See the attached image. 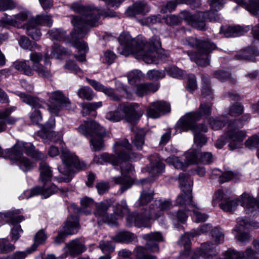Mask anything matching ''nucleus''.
Returning a JSON list of instances; mask_svg holds the SVG:
<instances>
[{
  "mask_svg": "<svg viewBox=\"0 0 259 259\" xmlns=\"http://www.w3.org/2000/svg\"><path fill=\"white\" fill-rule=\"evenodd\" d=\"M71 8L79 15L72 17L71 23L74 28L70 36H66V32L61 29L51 30L48 34L52 39L69 42L79 50H84L86 45L80 39L84 37L91 27L98 25L100 12L97 8L85 7L76 3L71 5Z\"/></svg>",
  "mask_w": 259,
  "mask_h": 259,
  "instance_id": "f257e3e1",
  "label": "nucleus"
},
{
  "mask_svg": "<svg viewBox=\"0 0 259 259\" xmlns=\"http://www.w3.org/2000/svg\"><path fill=\"white\" fill-rule=\"evenodd\" d=\"M120 46L117 52L125 56L132 55L136 59L142 60L147 64L155 63L157 51L161 48L160 37L154 35L148 41L133 38L128 32H123L118 37Z\"/></svg>",
  "mask_w": 259,
  "mask_h": 259,
  "instance_id": "f03ea898",
  "label": "nucleus"
},
{
  "mask_svg": "<svg viewBox=\"0 0 259 259\" xmlns=\"http://www.w3.org/2000/svg\"><path fill=\"white\" fill-rule=\"evenodd\" d=\"M214 199L221 202L219 206L221 209L227 212H231L235 209L238 202L245 208L246 214L254 215V211L258 208L256 200L249 194L243 193L239 200H231L225 194L223 189H219L214 194Z\"/></svg>",
  "mask_w": 259,
  "mask_h": 259,
  "instance_id": "7ed1b4c3",
  "label": "nucleus"
},
{
  "mask_svg": "<svg viewBox=\"0 0 259 259\" xmlns=\"http://www.w3.org/2000/svg\"><path fill=\"white\" fill-rule=\"evenodd\" d=\"M243 124L239 120L231 121L227 126L225 136H221L216 142L215 146L221 149L226 143H228L230 149L233 150L241 148L242 143L246 137V132L240 130Z\"/></svg>",
  "mask_w": 259,
  "mask_h": 259,
  "instance_id": "20e7f679",
  "label": "nucleus"
},
{
  "mask_svg": "<svg viewBox=\"0 0 259 259\" xmlns=\"http://www.w3.org/2000/svg\"><path fill=\"white\" fill-rule=\"evenodd\" d=\"M79 133L90 139L94 151L101 150L104 146L103 139L106 136L105 129L95 120L88 119L83 121L78 127Z\"/></svg>",
  "mask_w": 259,
  "mask_h": 259,
  "instance_id": "39448f33",
  "label": "nucleus"
},
{
  "mask_svg": "<svg viewBox=\"0 0 259 259\" xmlns=\"http://www.w3.org/2000/svg\"><path fill=\"white\" fill-rule=\"evenodd\" d=\"M218 11L212 9L208 12H198L192 15L189 12L184 10L181 13V17L192 27L200 30H205V22L218 21L220 20Z\"/></svg>",
  "mask_w": 259,
  "mask_h": 259,
  "instance_id": "423d86ee",
  "label": "nucleus"
},
{
  "mask_svg": "<svg viewBox=\"0 0 259 259\" xmlns=\"http://www.w3.org/2000/svg\"><path fill=\"white\" fill-rule=\"evenodd\" d=\"M142 237L147 242L145 247L139 246L136 248L137 257L138 259H156V256L147 253V250L152 252H158V242L163 240L162 235L159 232H154L144 234Z\"/></svg>",
  "mask_w": 259,
  "mask_h": 259,
  "instance_id": "0eeeda50",
  "label": "nucleus"
},
{
  "mask_svg": "<svg viewBox=\"0 0 259 259\" xmlns=\"http://www.w3.org/2000/svg\"><path fill=\"white\" fill-rule=\"evenodd\" d=\"M211 104L202 103L199 110L196 112L189 113L181 117L177 123L175 127L176 132H187L189 128L192 127L197 120L202 116H209L211 114Z\"/></svg>",
  "mask_w": 259,
  "mask_h": 259,
  "instance_id": "6e6552de",
  "label": "nucleus"
},
{
  "mask_svg": "<svg viewBox=\"0 0 259 259\" xmlns=\"http://www.w3.org/2000/svg\"><path fill=\"white\" fill-rule=\"evenodd\" d=\"M23 146L24 143H17L12 148L6 151V156L22 171L27 172L31 170L35 166V164L29 158L23 155V152L25 151Z\"/></svg>",
  "mask_w": 259,
  "mask_h": 259,
  "instance_id": "1a4fd4ad",
  "label": "nucleus"
},
{
  "mask_svg": "<svg viewBox=\"0 0 259 259\" xmlns=\"http://www.w3.org/2000/svg\"><path fill=\"white\" fill-rule=\"evenodd\" d=\"M141 158V154L133 152L132 145L127 139H124L114 143V165Z\"/></svg>",
  "mask_w": 259,
  "mask_h": 259,
  "instance_id": "9d476101",
  "label": "nucleus"
},
{
  "mask_svg": "<svg viewBox=\"0 0 259 259\" xmlns=\"http://www.w3.org/2000/svg\"><path fill=\"white\" fill-rule=\"evenodd\" d=\"M138 107L136 103L119 105L117 111L114 112V121H118L125 116L128 122L133 125L136 124L142 116L137 110Z\"/></svg>",
  "mask_w": 259,
  "mask_h": 259,
  "instance_id": "9b49d317",
  "label": "nucleus"
},
{
  "mask_svg": "<svg viewBox=\"0 0 259 259\" xmlns=\"http://www.w3.org/2000/svg\"><path fill=\"white\" fill-rule=\"evenodd\" d=\"M61 158L63 162L64 167H59V170L65 175H69L73 168L82 169L85 167L83 162H80L78 157L73 153L67 149H63L61 151Z\"/></svg>",
  "mask_w": 259,
  "mask_h": 259,
  "instance_id": "f8f14e48",
  "label": "nucleus"
},
{
  "mask_svg": "<svg viewBox=\"0 0 259 259\" xmlns=\"http://www.w3.org/2000/svg\"><path fill=\"white\" fill-rule=\"evenodd\" d=\"M17 212L9 211L5 213L0 212V219L13 225L11 229V240L16 242L20 237V233L23 232L20 225L18 224L24 220L23 215H17Z\"/></svg>",
  "mask_w": 259,
  "mask_h": 259,
  "instance_id": "ddd939ff",
  "label": "nucleus"
},
{
  "mask_svg": "<svg viewBox=\"0 0 259 259\" xmlns=\"http://www.w3.org/2000/svg\"><path fill=\"white\" fill-rule=\"evenodd\" d=\"M18 95L22 102L34 108L30 115L31 121L35 124H40L42 117L40 111L38 109L42 108V106L38 99L23 93H20Z\"/></svg>",
  "mask_w": 259,
  "mask_h": 259,
  "instance_id": "4468645a",
  "label": "nucleus"
},
{
  "mask_svg": "<svg viewBox=\"0 0 259 259\" xmlns=\"http://www.w3.org/2000/svg\"><path fill=\"white\" fill-rule=\"evenodd\" d=\"M134 167L129 163H125L121 166V176L117 178H114V184L121 185V193H123L132 185L131 179L130 175L133 173Z\"/></svg>",
  "mask_w": 259,
  "mask_h": 259,
  "instance_id": "2eb2a0df",
  "label": "nucleus"
},
{
  "mask_svg": "<svg viewBox=\"0 0 259 259\" xmlns=\"http://www.w3.org/2000/svg\"><path fill=\"white\" fill-rule=\"evenodd\" d=\"M182 41L184 45L196 48L197 49L198 52L205 55L209 52L210 49H215V44L210 41H203L193 37H189L184 39Z\"/></svg>",
  "mask_w": 259,
  "mask_h": 259,
  "instance_id": "dca6fc26",
  "label": "nucleus"
},
{
  "mask_svg": "<svg viewBox=\"0 0 259 259\" xmlns=\"http://www.w3.org/2000/svg\"><path fill=\"white\" fill-rule=\"evenodd\" d=\"M78 222L76 218L71 217L66 222L64 227V231L59 232L55 237L54 242L59 244L64 242L66 235H71L76 233L78 229Z\"/></svg>",
  "mask_w": 259,
  "mask_h": 259,
  "instance_id": "f3484780",
  "label": "nucleus"
},
{
  "mask_svg": "<svg viewBox=\"0 0 259 259\" xmlns=\"http://www.w3.org/2000/svg\"><path fill=\"white\" fill-rule=\"evenodd\" d=\"M161 216V212L156 213L154 210H146L144 213L137 214L135 218V225L137 227L150 228L151 220L158 219Z\"/></svg>",
  "mask_w": 259,
  "mask_h": 259,
  "instance_id": "a211bd4d",
  "label": "nucleus"
},
{
  "mask_svg": "<svg viewBox=\"0 0 259 259\" xmlns=\"http://www.w3.org/2000/svg\"><path fill=\"white\" fill-rule=\"evenodd\" d=\"M60 191L61 193L66 191V189H59L55 185H52L50 188H44L40 187H36L33 188L30 190L25 192L26 198H29L35 195L40 194L44 198H48L52 194Z\"/></svg>",
  "mask_w": 259,
  "mask_h": 259,
  "instance_id": "6ab92c4d",
  "label": "nucleus"
},
{
  "mask_svg": "<svg viewBox=\"0 0 259 259\" xmlns=\"http://www.w3.org/2000/svg\"><path fill=\"white\" fill-rule=\"evenodd\" d=\"M53 21L50 15H40L37 16L35 18L30 19L28 22L24 25V28L26 30L28 34V29H32L33 32L37 29V26L40 25L51 26Z\"/></svg>",
  "mask_w": 259,
  "mask_h": 259,
  "instance_id": "aec40b11",
  "label": "nucleus"
},
{
  "mask_svg": "<svg viewBox=\"0 0 259 259\" xmlns=\"http://www.w3.org/2000/svg\"><path fill=\"white\" fill-rule=\"evenodd\" d=\"M193 131L194 134V142L197 146H202L207 142V138L202 134L207 132L206 125L203 124H195L194 123L193 126L189 130Z\"/></svg>",
  "mask_w": 259,
  "mask_h": 259,
  "instance_id": "412c9836",
  "label": "nucleus"
},
{
  "mask_svg": "<svg viewBox=\"0 0 259 259\" xmlns=\"http://www.w3.org/2000/svg\"><path fill=\"white\" fill-rule=\"evenodd\" d=\"M158 88L159 85L156 83H141L135 86L134 91L137 96L143 97L150 93L155 92Z\"/></svg>",
  "mask_w": 259,
  "mask_h": 259,
  "instance_id": "4be33fe9",
  "label": "nucleus"
},
{
  "mask_svg": "<svg viewBox=\"0 0 259 259\" xmlns=\"http://www.w3.org/2000/svg\"><path fill=\"white\" fill-rule=\"evenodd\" d=\"M149 11V9L146 3L138 1L129 7L126 10V14L129 17H134L137 15H144Z\"/></svg>",
  "mask_w": 259,
  "mask_h": 259,
  "instance_id": "5701e85b",
  "label": "nucleus"
},
{
  "mask_svg": "<svg viewBox=\"0 0 259 259\" xmlns=\"http://www.w3.org/2000/svg\"><path fill=\"white\" fill-rule=\"evenodd\" d=\"M213 50L214 49H210L209 52L206 54V55L202 53H200L199 52L194 53L192 51H186L184 52V53H186L190 57L191 60L195 62L199 66L205 67L209 65L208 54Z\"/></svg>",
  "mask_w": 259,
  "mask_h": 259,
  "instance_id": "b1692460",
  "label": "nucleus"
},
{
  "mask_svg": "<svg viewBox=\"0 0 259 259\" xmlns=\"http://www.w3.org/2000/svg\"><path fill=\"white\" fill-rule=\"evenodd\" d=\"M250 30L249 26H229L226 28L221 27L220 32L223 33L226 37H236L241 35Z\"/></svg>",
  "mask_w": 259,
  "mask_h": 259,
  "instance_id": "393cba45",
  "label": "nucleus"
},
{
  "mask_svg": "<svg viewBox=\"0 0 259 259\" xmlns=\"http://www.w3.org/2000/svg\"><path fill=\"white\" fill-rule=\"evenodd\" d=\"M217 253L215 245L210 242H208L202 244L200 248L197 249L194 254H197L198 256L202 255L204 259H206V257L208 258L209 256L215 255Z\"/></svg>",
  "mask_w": 259,
  "mask_h": 259,
  "instance_id": "a878e982",
  "label": "nucleus"
},
{
  "mask_svg": "<svg viewBox=\"0 0 259 259\" xmlns=\"http://www.w3.org/2000/svg\"><path fill=\"white\" fill-rule=\"evenodd\" d=\"M28 16L26 13L22 12L18 14L12 18L10 16H6V18H3L0 21V27H5L6 25H11L17 26L18 23L24 21L27 19Z\"/></svg>",
  "mask_w": 259,
  "mask_h": 259,
  "instance_id": "bb28decb",
  "label": "nucleus"
},
{
  "mask_svg": "<svg viewBox=\"0 0 259 259\" xmlns=\"http://www.w3.org/2000/svg\"><path fill=\"white\" fill-rule=\"evenodd\" d=\"M68 248V253L72 257H75L79 255L85 250L84 245L81 241L78 239H74L70 242L67 245Z\"/></svg>",
  "mask_w": 259,
  "mask_h": 259,
  "instance_id": "cd10ccee",
  "label": "nucleus"
},
{
  "mask_svg": "<svg viewBox=\"0 0 259 259\" xmlns=\"http://www.w3.org/2000/svg\"><path fill=\"white\" fill-rule=\"evenodd\" d=\"M131 131L135 134L134 137L132 139V144L137 149L141 150L145 142L146 131L143 129H138L137 127H132Z\"/></svg>",
  "mask_w": 259,
  "mask_h": 259,
  "instance_id": "c85d7f7f",
  "label": "nucleus"
},
{
  "mask_svg": "<svg viewBox=\"0 0 259 259\" xmlns=\"http://www.w3.org/2000/svg\"><path fill=\"white\" fill-rule=\"evenodd\" d=\"M182 193L179 195L176 200V205H186L191 209L192 207H195L196 204L192 201L191 192L182 189Z\"/></svg>",
  "mask_w": 259,
  "mask_h": 259,
  "instance_id": "c756f323",
  "label": "nucleus"
},
{
  "mask_svg": "<svg viewBox=\"0 0 259 259\" xmlns=\"http://www.w3.org/2000/svg\"><path fill=\"white\" fill-rule=\"evenodd\" d=\"M149 159L152 166L151 172L152 174L157 176L164 171L165 165L161 162L157 154L149 156Z\"/></svg>",
  "mask_w": 259,
  "mask_h": 259,
  "instance_id": "7c9ffc66",
  "label": "nucleus"
},
{
  "mask_svg": "<svg viewBox=\"0 0 259 259\" xmlns=\"http://www.w3.org/2000/svg\"><path fill=\"white\" fill-rule=\"evenodd\" d=\"M45 64L46 66H44L41 64L38 65L37 66H34V67L32 68L33 71H35L39 76L44 78H49L51 77L52 73L51 72V70L48 67V66L49 67L51 66V62L49 60V55L48 53L45 54Z\"/></svg>",
  "mask_w": 259,
  "mask_h": 259,
  "instance_id": "2f4dec72",
  "label": "nucleus"
},
{
  "mask_svg": "<svg viewBox=\"0 0 259 259\" xmlns=\"http://www.w3.org/2000/svg\"><path fill=\"white\" fill-rule=\"evenodd\" d=\"M26 154L36 161L45 160L47 156L43 153L35 149L34 146L30 143H24L23 146Z\"/></svg>",
  "mask_w": 259,
  "mask_h": 259,
  "instance_id": "473e14b6",
  "label": "nucleus"
},
{
  "mask_svg": "<svg viewBox=\"0 0 259 259\" xmlns=\"http://www.w3.org/2000/svg\"><path fill=\"white\" fill-rule=\"evenodd\" d=\"M39 179L42 183L46 184L51 181L53 173L50 166L45 162L41 161L39 164Z\"/></svg>",
  "mask_w": 259,
  "mask_h": 259,
  "instance_id": "72a5a7b5",
  "label": "nucleus"
},
{
  "mask_svg": "<svg viewBox=\"0 0 259 259\" xmlns=\"http://www.w3.org/2000/svg\"><path fill=\"white\" fill-rule=\"evenodd\" d=\"M137 240V236L134 233L128 231H121L114 236V241L129 243Z\"/></svg>",
  "mask_w": 259,
  "mask_h": 259,
  "instance_id": "f704fd0d",
  "label": "nucleus"
},
{
  "mask_svg": "<svg viewBox=\"0 0 259 259\" xmlns=\"http://www.w3.org/2000/svg\"><path fill=\"white\" fill-rule=\"evenodd\" d=\"M14 67L27 75H32L33 71L28 64V61L17 60L13 63Z\"/></svg>",
  "mask_w": 259,
  "mask_h": 259,
  "instance_id": "c9c22d12",
  "label": "nucleus"
},
{
  "mask_svg": "<svg viewBox=\"0 0 259 259\" xmlns=\"http://www.w3.org/2000/svg\"><path fill=\"white\" fill-rule=\"evenodd\" d=\"M172 207V202L169 200H158L156 202V207H150L151 210H154L156 213L161 212V216L162 215V211H166L171 209Z\"/></svg>",
  "mask_w": 259,
  "mask_h": 259,
  "instance_id": "e433bc0d",
  "label": "nucleus"
},
{
  "mask_svg": "<svg viewBox=\"0 0 259 259\" xmlns=\"http://www.w3.org/2000/svg\"><path fill=\"white\" fill-rule=\"evenodd\" d=\"M85 79L95 90L99 92H102L105 94L109 96H111L112 95L113 91L111 89H108L105 87L101 83L95 80L91 79L88 77H86Z\"/></svg>",
  "mask_w": 259,
  "mask_h": 259,
  "instance_id": "4c0bfd02",
  "label": "nucleus"
},
{
  "mask_svg": "<svg viewBox=\"0 0 259 259\" xmlns=\"http://www.w3.org/2000/svg\"><path fill=\"white\" fill-rule=\"evenodd\" d=\"M153 194L154 191L152 189L148 188L147 190H143L138 200V205L144 206L147 204L152 199Z\"/></svg>",
  "mask_w": 259,
  "mask_h": 259,
  "instance_id": "58836bf2",
  "label": "nucleus"
},
{
  "mask_svg": "<svg viewBox=\"0 0 259 259\" xmlns=\"http://www.w3.org/2000/svg\"><path fill=\"white\" fill-rule=\"evenodd\" d=\"M179 183L180 186L182 190L185 189L186 191L189 192H192V187L193 185V182L184 173H181L179 174Z\"/></svg>",
  "mask_w": 259,
  "mask_h": 259,
  "instance_id": "ea45409f",
  "label": "nucleus"
},
{
  "mask_svg": "<svg viewBox=\"0 0 259 259\" xmlns=\"http://www.w3.org/2000/svg\"><path fill=\"white\" fill-rule=\"evenodd\" d=\"M47 238V236L45 231L42 229L40 230L34 236V243L29 248L30 250L32 252L35 251L38 245L43 243L46 240Z\"/></svg>",
  "mask_w": 259,
  "mask_h": 259,
  "instance_id": "a19ab883",
  "label": "nucleus"
},
{
  "mask_svg": "<svg viewBox=\"0 0 259 259\" xmlns=\"http://www.w3.org/2000/svg\"><path fill=\"white\" fill-rule=\"evenodd\" d=\"M38 135L44 140H50L53 142H56L55 137L56 134L55 132L49 128L48 125L43 126L41 130L38 132Z\"/></svg>",
  "mask_w": 259,
  "mask_h": 259,
  "instance_id": "79ce46f5",
  "label": "nucleus"
},
{
  "mask_svg": "<svg viewBox=\"0 0 259 259\" xmlns=\"http://www.w3.org/2000/svg\"><path fill=\"white\" fill-rule=\"evenodd\" d=\"M248 3L243 4L244 8L251 14L256 16L259 13V0H248Z\"/></svg>",
  "mask_w": 259,
  "mask_h": 259,
  "instance_id": "37998d69",
  "label": "nucleus"
},
{
  "mask_svg": "<svg viewBox=\"0 0 259 259\" xmlns=\"http://www.w3.org/2000/svg\"><path fill=\"white\" fill-rule=\"evenodd\" d=\"M101 106L102 103L101 102L82 103L81 104V106L82 108L81 111L82 115L83 116L88 115L90 114L91 112L94 111Z\"/></svg>",
  "mask_w": 259,
  "mask_h": 259,
  "instance_id": "c03bdc74",
  "label": "nucleus"
},
{
  "mask_svg": "<svg viewBox=\"0 0 259 259\" xmlns=\"http://www.w3.org/2000/svg\"><path fill=\"white\" fill-rule=\"evenodd\" d=\"M196 204L195 207H192L191 209L188 208L186 211H192L193 212V219L196 223L205 221L208 218V215L205 213H202Z\"/></svg>",
  "mask_w": 259,
  "mask_h": 259,
  "instance_id": "a18cd8bd",
  "label": "nucleus"
},
{
  "mask_svg": "<svg viewBox=\"0 0 259 259\" xmlns=\"http://www.w3.org/2000/svg\"><path fill=\"white\" fill-rule=\"evenodd\" d=\"M169 218L174 221H179L182 223H184L187 218L188 214L186 211L179 210L178 211L169 212L167 213Z\"/></svg>",
  "mask_w": 259,
  "mask_h": 259,
  "instance_id": "49530a36",
  "label": "nucleus"
},
{
  "mask_svg": "<svg viewBox=\"0 0 259 259\" xmlns=\"http://www.w3.org/2000/svg\"><path fill=\"white\" fill-rule=\"evenodd\" d=\"M226 121L225 117L223 115L217 117H212L209 119V125L212 129L219 130L224 126Z\"/></svg>",
  "mask_w": 259,
  "mask_h": 259,
  "instance_id": "de8ad7c7",
  "label": "nucleus"
},
{
  "mask_svg": "<svg viewBox=\"0 0 259 259\" xmlns=\"http://www.w3.org/2000/svg\"><path fill=\"white\" fill-rule=\"evenodd\" d=\"M78 96L81 99L91 100L94 97L93 90L89 87L84 86L80 88L77 92Z\"/></svg>",
  "mask_w": 259,
  "mask_h": 259,
  "instance_id": "09e8293b",
  "label": "nucleus"
},
{
  "mask_svg": "<svg viewBox=\"0 0 259 259\" xmlns=\"http://www.w3.org/2000/svg\"><path fill=\"white\" fill-rule=\"evenodd\" d=\"M19 44L21 47L25 49L31 51L36 49L38 48L37 45L34 41H30L25 36H21L19 39Z\"/></svg>",
  "mask_w": 259,
  "mask_h": 259,
  "instance_id": "8fccbe9b",
  "label": "nucleus"
},
{
  "mask_svg": "<svg viewBox=\"0 0 259 259\" xmlns=\"http://www.w3.org/2000/svg\"><path fill=\"white\" fill-rule=\"evenodd\" d=\"M49 101L50 103H55L57 102L58 104H60L62 102L65 96L63 93L60 91H56L50 93H48Z\"/></svg>",
  "mask_w": 259,
  "mask_h": 259,
  "instance_id": "3c124183",
  "label": "nucleus"
},
{
  "mask_svg": "<svg viewBox=\"0 0 259 259\" xmlns=\"http://www.w3.org/2000/svg\"><path fill=\"white\" fill-rule=\"evenodd\" d=\"M154 107H156L159 113L161 114L165 113H168L170 111V106L169 103L163 101H157L153 102Z\"/></svg>",
  "mask_w": 259,
  "mask_h": 259,
  "instance_id": "603ef678",
  "label": "nucleus"
},
{
  "mask_svg": "<svg viewBox=\"0 0 259 259\" xmlns=\"http://www.w3.org/2000/svg\"><path fill=\"white\" fill-rule=\"evenodd\" d=\"M199 152L197 150H192L185 154L186 161L188 164H194L199 163Z\"/></svg>",
  "mask_w": 259,
  "mask_h": 259,
  "instance_id": "864d4df0",
  "label": "nucleus"
},
{
  "mask_svg": "<svg viewBox=\"0 0 259 259\" xmlns=\"http://www.w3.org/2000/svg\"><path fill=\"white\" fill-rule=\"evenodd\" d=\"M165 161L167 164L173 165L176 169L184 170L185 168L184 163L180 161L177 157L174 156H169L165 159Z\"/></svg>",
  "mask_w": 259,
  "mask_h": 259,
  "instance_id": "5fc2aeb1",
  "label": "nucleus"
},
{
  "mask_svg": "<svg viewBox=\"0 0 259 259\" xmlns=\"http://www.w3.org/2000/svg\"><path fill=\"white\" fill-rule=\"evenodd\" d=\"M67 53L64 48L58 44H55L52 47L50 58L59 59L62 56Z\"/></svg>",
  "mask_w": 259,
  "mask_h": 259,
  "instance_id": "6e6d98bb",
  "label": "nucleus"
},
{
  "mask_svg": "<svg viewBox=\"0 0 259 259\" xmlns=\"http://www.w3.org/2000/svg\"><path fill=\"white\" fill-rule=\"evenodd\" d=\"M93 161L97 164H103L104 162H109L113 164V157L112 155L108 153H103L100 156H95L94 158Z\"/></svg>",
  "mask_w": 259,
  "mask_h": 259,
  "instance_id": "4d7b16f0",
  "label": "nucleus"
},
{
  "mask_svg": "<svg viewBox=\"0 0 259 259\" xmlns=\"http://www.w3.org/2000/svg\"><path fill=\"white\" fill-rule=\"evenodd\" d=\"M15 249V246L8 242L6 239H0V252L1 253H8L13 251Z\"/></svg>",
  "mask_w": 259,
  "mask_h": 259,
  "instance_id": "13d9d810",
  "label": "nucleus"
},
{
  "mask_svg": "<svg viewBox=\"0 0 259 259\" xmlns=\"http://www.w3.org/2000/svg\"><path fill=\"white\" fill-rule=\"evenodd\" d=\"M127 77L129 83L134 84L137 81L141 80V78L143 77V75L141 71L136 69L129 72Z\"/></svg>",
  "mask_w": 259,
  "mask_h": 259,
  "instance_id": "bf43d9fd",
  "label": "nucleus"
},
{
  "mask_svg": "<svg viewBox=\"0 0 259 259\" xmlns=\"http://www.w3.org/2000/svg\"><path fill=\"white\" fill-rule=\"evenodd\" d=\"M213 75L215 78L221 80V81H224L229 79L230 81L232 83H235L236 82L235 79L231 78V75L228 72L222 70L215 71L213 73Z\"/></svg>",
  "mask_w": 259,
  "mask_h": 259,
  "instance_id": "052dcab7",
  "label": "nucleus"
},
{
  "mask_svg": "<svg viewBox=\"0 0 259 259\" xmlns=\"http://www.w3.org/2000/svg\"><path fill=\"white\" fill-rule=\"evenodd\" d=\"M212 226L210 224H205L201 225L196 230H192L191 234L192 237H195L201 234L206 233L210 230L212 231Z\"/></svg>",
  "mask_w": 259,
  "mask_h": 259,
  "instance_id": "680f3d73",
  "label": "nucleus"
},
{
  "mask_svg": "<svg viewBox=\"0 0 259 259\" xmlns=\"http://www.w3.org/2000/svg\"><path fill=\"white\" fill-rule=\"evenodd\" d=\"M211 234L212 240L216 243L220 244L224 241V234L219 228L216 227L212 229Z\"/></svg>",
  "mask_w": 259,
  "mask_h": 259,
  "instance_id": "e2e57ef3",
  "label": "nucleus"
},
{
  "mask_svg": "<svg viewBox=\"0 0 259 259\" xmlns=\"http://www.w3.org/2000/svg\"><path fill=\"white\" fill-rule=\"evenodd\" d=\"M166 71L168 75L174 78H180L184 75L183 70L175 66L168 67L166 69Z\"/></svg>",
  "mask_w": 259,
  "mask_h": 259,
  "instance_id": "0e129e2a",
  "label": "nucleus"
},
{
  "mask_svg": "<svg viewBox=\"0 0 259 259\" xmlns=\"http://www.w3.org/2000/svg\"><path fill=\"white\" fill-rule=\"evenodd\" d=\"M243 111V106L239 103H236L232 105L229 110L228 114L232 117H236L242 114Z\"/></svg>",
  "mask_w": 259,
  "mask_h": 259,
  "instance_id": "69168bd1",
  "label": "nucleus"
},
{
  "mask_svg": "<svg viewBox=\"0 0 259 259\" xmlns=\"http://www.w3.org/2000/svg\"><path fill=\"white\" fill-rule=\"evenodd\" d=\"M112 204L111 200H107L101 203L97 208L96 214L99 215H104L106 212Z\"/></svg>",
  "mask_w": 259,
  "mask_h": 259,
  "instance_id": "338daca9",
  "label": "nucleus"
},
{
  "mask_svg": "<svg viewBox=\"0 0 259 259\" xmlns=\"http://www.w3.org/2000/svg\"><path fill=\"white\" fill-rule=\"evenodd\" d=\"M183 11H182L179 14V16H176L175 15L167 16L165 18V23L169 26L177 25L180 24L182 19H183L185 21V20L184 18H182L180 16L181 13Z\"/></svg>",
  "mask_w": 259,
  "mask_h": 259,
  "instance_id": "774afa93",
  "label": "nucleus"
}]
</instances>
